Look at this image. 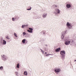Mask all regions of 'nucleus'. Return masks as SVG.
Returning <instances> with one entry per match:
<instances>
[{"instance_id":"1","label":"nucleus","mask_w":76,"mask_h":76,"mask_svg":"<svg viewBox=\"0 0 76 76\" xmlns=\"http://www.w3.org/2000/svg\"><path fill=\"white\" fill-rule=\"evenodd\" d=\"M64 44L66 45H68L70 44V45H72V44L74 42V41L72 39H66L64 40Z\"/></svg>"},{"instance_id":"2","label":"nucleus","mask_w":76,"mask_h":76,"mask_svg":"<svg viewBox=\"0 0 76 76\" xmlns=\"http://www.w3.org/2000/svg\"><path fill=\"white\" fill-rule=\"evenodd\" d=\"M60 54L61 55V57L62 60H64V58L65 56H66V52L65 51L63 50L61 51Z\"/></svg>"},{"instance_id":"3","label":"nucleus","mask_w":76,"mask_h":76,"mask_svg":"<svg viewBox=\"0 0 76 76\" xmlns=\"http://www.w3.org/2000/svg\"><path fill=\"white\" fill-rule=\"evenodd\" d=\"M6 41L3 39V37L0 39V45L1 46L2 45H6Z\"/></svg>"},{"instance_id":"4","label":"nucleus","mask_w":76,"mask_h":76,"mask_svg":"<svg viewBox=\"0 0 76 76\" xmlns=\"http://www.w3.org/2000/svg\"><path fill=\"white\" fill-rule=\"evenodd\" d=\"M9 57L7 56L3 55V56H1L2 60H3V61H6L8 59Z\"/></svg>"},{"instance_id":"5","label":"nucleus","mask_w":76,"mask_h":76,"mask_svg":"<svg viewBox=\"0 0 76 76\" xmlns=\"http://www.w3.org/2000/svg\"><path fill=\"white\" fill-rule=\"evenodd\" d=\"M55 10L56 11H54V13L56 16H58V14H59L60 13V10L59 9H56Z\"/></svg>"},{"instance_id":"6","label":"nucleus","mask_w":76,"mask_h":76,"mask_svg":"<svg viewBox=\"0 0 76 76\" xmlns=\"http://www.w3.org/2000/svg\"><path fill=\"white\" fill-rule=\"evenodd\" d=\"M66 26L68 27V28H69L70 29H72V28L73 27V26L70 24L69 22H67L66 23Z\"/></svg>"},{"instance_id":"7","label":"nucleus","mask_w":76,"mask_h":76,"mask_svg":"<svg viewBox=\"0 0 76 76\" xmlns=\"http://www.w3.org/2000/svg\"><path fill=\"white\" fill-rule=\"evenodd\" d=\"M67 4H66V7L67 8L69 9V8H70L71 7V4H72L70 3H69V2H67Z\"/></svg>"},{"instance_id":"8","label":"nucleus","mask_w":76,"mask_h":76,"mask_svg":"<svg viewBox=\"0 0 76 76\" xmlns=\"http://www.w3.org/2000/svg\"><path fill=\"white\" fill-rule=\"evenodd\" d=\"M61 69L60 68H58V69H54V71L56 73H59L60 72Z\"/></svg>"},{"instance_id":"9","label":"nucleus","mask_w":76,"mask_h":76,"mask_svg":"<svg viewBox=\"0 0 76 76\" xmlns=\"http://www.w3.org/2000/svg\"><path fill=\"white\" fill-rule=\"evenodd\" d=\"M61 50V48H59L55 49V51L56 52H58V51H60V50Z\"/></svg>"},{"instance_id":"10","label":"nucleus","mask_w":76,"mask_h":76,"mask_svg":"<svg viewBox=\"0 0 76 76\" xmlns=\"http://www.w3.org/2000/svg\"><path fill=\"white\" fill-rule=\"evenodd\" d=\"M26 26H28V25L27 24L26 25H23L21 26L22 28H24L25 27H26Z\"/></svg>"},{"instance_id":"11","label":"nucleus","mask_w":76,"mask_h":76,"mask_svg":"<svg viewBox=\"0 0 76 76\" xmlns=\"http://www.w3.org/2000/svg\"><path fill=\"white\" fill-rule=\"evenodd\" d=\"M47 16V13H44L43 14V18H45Z\"/></svg>"},{"instance_id":"12","label":"nucleus","mask_w":76,"mask_h":76,"mask_svg":"<svg viewBox=\"0 0 76 76\" xmlns=\"http://www.w3.org/2000/svg\"><path fill=\"white\" fill-rule=\"evenodd\" d=\"M64 34L63 33L62 34V36L61 37V38L62 39H64Z\"/></svg>"},{"instance_id":"13","label":"nucleus","mask_w":76,"mask_h":76,"mask_svg":"<svg viewBox=\"0 0 76 76\" xmlns=\"http://www.w3.org/2000/svg\"><path fill=\"white\" fill-rule=\"evenodd\" d=\"M25 42H26V39H23L22 40V42H23V43H25Z\"/></svg>"},{"instance_id":"14","label":"nucleus","mask_w":76,"mask_h":76,"mask_svg":"<svg viewBox=\"0 0 76 76\" xmlns=\"http://www.w3.org/2000/svg\"><path fill=\"white\" fill-rule=\"evenodd\" d=\"M29 29L30 30V31H31V32L32 33V31H33V28H29Z\"/></svg>"},{"instance_id":"15","label":"nucleus","mask_w":76,"mask_h":76,"mask_svg":"<svg viewBox=\"0 0 76 76\" xmlns=\"http://www.w3.org/2000/svg\"><path fill=\"white\" fill-rule=\"evenodd\" d=\"M24 75H28V72H27L25 71L24 72Z\"/></svg>"},{"instance_id":"16","label":"nucleus","mask_w":76,"mask_h":76,"mask_svg":"<svg viewBox=\"0 0 76 76\" xmlns=\"http://www.w3.org/2000/svg\"><path fill=\"white\" fill-rule=\"evenodd\" d=\"M14 35L15 36V37H18V36H17V34L16 33H14Z\"/></svg>"},{"instance_id":"17","label":"nucleus","mask_w":76,"mask_h":76,"mask_svg":"<svg viewBox=\"0 0 76 76\" xmlns=\"http://www.w3.org/2000/svg\"><path fill=\"white\" fill-rule=\"evenodd\" d=\"M3 66H1L0 67V70H3Z\"/></svg>"},{"instance_id":"18","label":"nucleus","mask_w":76,"mask_h":76,"mask_svg":"<svg viewBox=\"0 0 76 76\" xmlns=\"http://www.w3.org/2000/svg\"><path fill=\"white\" fill-rule=\"evenodd\" d=\"M17 68H19V63H18L17 65Z\"/></svg>"},{"instance_id":"19","label":"nucleus","mask_w":76,"mask_h":76,"mask_svg":"<svg viewBox=\"0 0 76 76\" xmlns=\"http://www.w3.org/2000/svg\"><path fill=\"white\" fill-rule=\"evenodd\" d=\"M15 74L17 76H18V72H15Z\"/></svg>"},{"instance_id":"20","label":"nucleus","mask_w":76,"mask_h":76,"mask_svg":"<svg viewBox=\"0 0 76 76\" xmlns=\"http://www.w3.org/2000/svg\"><path fill=\"white\" fill-rule=\"evenodd\" d=\"M50 55L51 56H53V54H49L46 55V56H50Z\"/></svg>"},{"instance_id":"21","label":"nucleus","mask_w":76,"mask_h":76,"mask_svg":"<svg viewBox=\"0 0 76 76\" xmlns=\"http://www.w3.org/2000/svg\"><path fill=\"white\" fill-rule=\"evenodd\" d=\"M6 38H7V39H10V38H9L8 36L6 37Z\"/></svg>"},{"instance_id":"22","label":"nucleus","mask_w":76,"mask_h":76,"mask_svg":"<svg viewBox=\"0 0 76 76\" xmlns=\"http://www.w3.org/2000/svg\"><path fill=\"white\" fill-rule=\"evenodd\" d=\"M31 9H32V8L31 7H30V8L27 9V10H31Z\"/></svg>"},{"instance_id":"23","label":"nucleus","mask_w":76,"mask_h":76,"mask_svg":"<svg viewBox=\"0 0 76 76\" xmlns=\"http://www.w3.org/2000/svg\"><path fill=\"white\" fill-rule=\"evenodd\" d=\"M27 31L28 32H30V33H32L31 31H30V30H27Z\"/></svg>"},{"instance_id":"24","label":"nucleus","mask_w":76,"mask_h":76,"mask_svg":"<svg viewBox=\"0 0 76 76\" xmlns=\"http://www.w3.org/2000/svg\"><path fill=\"white\" fill-rule=\"evenodd\" d=\"M41 33L42 34H45V31H42V32H41Z\"/></svg>"},{"instance_id":"25","label":"nucleus","mask_w":76,"mask_h":76,"mask_svg":"<svg viewBox=\"0 0 76 76\" xmlns=\"http://www.w3.org/2000/svg\"><path fill=\"white\" fill-rule=\"evenodd\" d=\"M12 21H15V19L14 18H12Z\"/></svg>"},{"instance_id":"26","label":"nucleus","mask_w":76,"mask_h":76,"mask_svg":"<svg viewBox=\"0 0 76 76\" xmlns=\"http://www.w3.org/2000/svg\"><path fill=\"white\" fill-rule=\"evenodd\" d=\"M23 35H26V33H25V32H23Z\"/></svg>"},{"instance_id":"27","label":"nucleus","mask_w":76,"mask_h":76,"mask_svg":"<svg viewBox=\"0 0 76 76\" xmlns=\"http://www.w3.org/2000/svg\"><path fill=\"white\" fill-rule=\"evenodd\" d=\"M54 6H55V7H57V6L56 5H54Z\"/></svg>"},{"instance_id":"28","label":"nucleus","mask_w":76,"mask_h":76,"mask_svg":"<svg viewBox=\"0 0 76 76\" xmlns=\"http://www.w3.org/2000/svg\"><path fill=\"white\" fill-rule=\"evenodd\" d=\"M39 49H40L41 51L42 52V49L40 48H39Z\"/></svg>"},{"instance_id":"29","label":"nucleus","mask_w":76,"mask_h":76,"mask_svg":"<svg viewBox=\"0 0 76 76\" xmlns=\"http://www.w3.org/2000/svg\"><path fill=\"white\" fill-rule=\"evenodd\" d=\"M42 52L43 54H44V50L42 51Z\"/></svg>"},{"instance_id":"30","label":"nucleus","mask_w":76,"mask_h":76,"mask_svg":"<svg viewBox=\"0 0 76 76\" xmlns=\"http://www.w3.org/2000/svg\"><path fill=\"white\" fill-rule=\"evenodd\" d=\"M26 42V43H27L28 42V41L26 40V42Z\"/></svg>"},{"instance_id":"31","label":"nucleus","mask_w":76,"mask_h":76,"mask_svg":"<svg viewBox=\"0 0 76 76\" xmlns=\"http://www.w3.org/2000/svg\"><path fill=\"white\" fill-rule=\"evenodd\" d=\"M45 46H46V47H48V45L47 44L45 45Z\"/></svg>"},{"instance_id":"32","label":"nucleus","mask_w":76,"mask_h":76,"mask_svg":"<svg viewBox=\"0 0 76 76\" xmlns=\"http://www.w3.org/2000/svg\"><path fill=\"white\" fill-rule=\"evenodd\" d=\"M47 53H46V52H45V54H47Z\"/></svg>"},{"instance_id":"33","label":"nucleus","mask_w":76,"mask_h":76,"mask_svg":"<svg viewBox=\"0 0 76 76\" xmlns=\"http://www.w3.org/2000/svg\"><path fill=\"white\" fill-rule=\"evenodd\" d=\"M66 31L65 32H64V34H66Z\"/></svg>"},{"instance_id":"34","label":"nucleus","mask_w":76,"mask_h":76,"mask_svg":"<svg viewBox=\"0 0 76 76\" xmlns=\"http://www.w3.org/2000/svg\"><path fill=\"white\" fill-rule=\"evenodd\" d=\"M74 61H76V60H75Z\"/></svg>"},{"instance_id":"35","label":"nucleus","mask_w":76,"mask_h":76,"mask_svg":"<svg viewBox=\"0 0 76 76\" xmlns=\"http://www.w3.org/2000/svg\"><path fill=\"white\" fill-rule=\"evenodd\" d=\"M43 48V49H44V48Z\"/></svg>"}]
</instances>
